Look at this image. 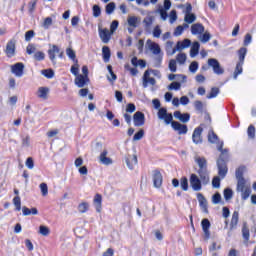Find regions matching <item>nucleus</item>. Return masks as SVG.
<instances>
[{"instance_id": "obj_10", "label": "nucleus", "mask_w": 256, "mask_h": 256, "mask_svg": "<svg viewBox=\"0 0 256 256\" xmlns=\"http://www.w3.org/2000/svg\"><path fill=\"white\" fill-rule=\"evenodd\" d=\"M201 183L203 182L201 181V179H199V176H197L196 174H191L190 186L192 187L193 191H201V189L203 188Z\"/></svg>"}, {"instance_id": "obj_17", "label": "nucleus", "mask_w": 256, "mask_h": 256, "mask_svg": "<svg viewBox=\"0 0 256 256\" xmlns=\"http://www.w3.org/2000/svg\"><path fill=\"white\" fill-rule=\"evenodd\" d=\"M127 23L130 28H128L129 33H133V29H137L139 23H141V19L136 16H129L127 18Z\"/></svg>"}, {"instance_id": "obj_19", "label": "nucleus", "mask_w": 256, "mask_h": 256, "mask_svg": "<svg viewBox=\"0 0 256 256\" xmlns=\"http://www.w3.org/2000/svg\"><path fill=\"white\" fill-rule=\"evenodd\" d=\"M74 83L80 89H83L85 85H89V77L84 76L83 74H79L78 76H76Z\"/></svg>"}, {"instance_id": "obj_27", "label": "nucleus", "mask_w": 256, "mask_h": 256, "mask_svg": "<svg viewBox=\"0 0 256 256\" xmlns=\"http://www.w3.org/2000/svg\"><path fill=\"white\" fill-rule=\"evenodd\" d=\"M107 154V150L102 151V153L99 156L100 163H102V165H113V160L107 157Z\"/></svg>"}, {"instance_id": "obj_14", "label": "nucleus", "mask_w": 256, "mask_h": 256, "mask_svg": "<svg viewBox=\"0 0 256 256\" xmlns=\"http://www.w3.org/2000/svg\"><path fill=\"white\" fill-rule=\"evenodd\" d=\"M135 127H143L145 125V114L141 111H137L133 116Z\"/></svg>"}, {"instance_id": "obj_41", "label": "nucleus", "mask_w": 256, "mask_h": 256, "mask_svg": "<svg viewBox=\"0 0 256 256\" xmlns=\"http://www.w3.org/2000/svg\"><path fill=\"white\" fill-rule=\"evenodd\" d=\"M180 187L183 191H188V189H189V180L187 179V177L181 178Z\"/></svg>"}, {"instance_id": "obj_54", "label": "nucleus", "mask_w": 256, "mask_h": 256, "mask_svg": "<svg viewBox=\"0 0 256 256\" xmlns=\"http://www.w3.org/2000/svg\"><path fill=\"white\" fill-rule=\"evenodd\" d=\"M14 206L16 207V211H21V197L16 196L13 199Z\"/></svg>"}, {"instance_id": "obj_56", "label": "nucleus", "mask_w": 256, "mask_h": 256, "mask_svg": "<svg viewBox=\"0 0 256 256\" xmlns=\"http://www.w3.org/2000/svg\"><path fill=\"white\" fill-rule=\"evenodd\" d=\"M212 203L214 205H219V203H221V194L219 192L212 196Z\"/></svg>"}, {"instance_id": "obj_59", "label": "nucleus", "mask_w": 256, "mask_h": 256, "mask_svg": "<svg viewBox=\"0 0 256 256\" xmlns=\"http://www.w3.org/2000/svg\"><path fill=\"white\" fill-rule=\"evenodd\" d=\"M101 16V7L99 5L93 6V17H100Z\"/></svg>"}, {"instance_id": "obj_5", "label": "nucleus", "mask_w": 256, "mask_h": 256, "mask_svg": "<svg viewBox=\"0 0 256 256\" xmlns=\"http://www.w3.org/2000/svg\"><path fill=\"white\" fill-rule=\"evenodd\" d=\"M158 119L169 125V123H173V114L168 113L167 108H160L158 110Z\"/></svg>"}, {"instance_id": "obj_18", "label": "nucleus", "mask_w": 256, "mask_h": 256, "mask_svg": "<svg viewBox=\"0 0 256 256\" xmlns=\"http://www.w3.org/2000/svg\"><path fill=\"white\" fill-rule=\"evenodd\" d=\"M51 89L49 87L41 86L38 88L36 92V96L38 99H43L44 101H47L49 99V92Z\"/></svg>"}, {"instance_id": "obj_21", "label": "nucleus", "mask_w": 256, "mask_h": 256, "mask_svg": "<svg viewBox=\"0 0 256 256\" xmlns=\"http://www.w3.org/2000/svg\"><path fill=\"white\" fill-rule=\"evenodd\" d=\"M203 133V128L198 127L194 130L192 135V140L195 145H199V143H203V138L201 137V134Z\"/></svg>"}, {"instance_id": "obj_15", "label": "nucleus", "mask_w": 256, "mask_h": 256, "mask_svg": "<svg viewBox=\"0 0 256 256\" xmlns=\"http://www.w3.org/2000/svg\"><path fill=\"white\" fill-rule=\"evenodd\" d=\"M217 166L218 175H220L221 179H225V176L227 175V163H225V160H223V158H220L217 161Z\"/></svg>"}, {"instance_id": "obj_1", "label": "nucleus", "mask_w": 256, "mask_h": 256, "mask_svg": "<svg viewBox=\"0 0 256 256\" xmlns=\"http://www.w3.org/2000/svg\"><path fill=\"white\" fill-rule=\"evenodd\" d=\"M237 193H240L243 201L249 199L251 195V183L247 180H240L239 182H237Z\"/></svg>"}, {"instance_id": "obj_48", "label": "nucleus", "mask_w": 256, "mask_h": 256, "mask_svg": "<svg viewBox=\"0 0 256 256\" xmlns=\"http://www.w3.org/2000/svg\"><path fill=\"white\" fill-rule=\"evenodd\" d=\"M71 74L75 77L79 76V62H74V65L71 66Z\"/></svg>"}, {"instance_id": "obj_36", "label": "nucleus", "mask_w": 256, "mask_h": 256, "mask_svg": "<svg viewBox=\"0 0 256 256\" xmlns=\"http://www.w3.org/2000/svg\"><path fill=\"white\" fill-rule=\"evenodd\" d=\"M199 42H194L190 49V57H197L199 55Z\"/></svg>"}, {"instance_id": "obj_42", "label": "nucleus", "mask_w": 256, "mask_h": 256, "mask_svg": "<svg viewBox=\"0 0 256 256\" xmlns=\"http://www.w3.org/2000/svg\"><path fill=\"white\" fill-rule=\"evenodd\" d=\"M78 211L79 213H87L89 211V204L87 202H81L78 205Z\"/></svg>"}, {"instance_id": "obj_25", "label": "nucleus", "mask_w": 256, "mask_h": 256, "mask_svg": "<svg viewBox=\"0 0 256 256\" xmlns=\"http://www.w3.org/2000/svg\"><path fill=\"white\" fill-rule=\"evenodd\" d=\"M195 163H197L199 170L198 171H205L207 170V160L205 159V157H201V156H195L194 158Z\"/></svg>"}, {"instance_id": "obj_23", "label": "nucleus", "mask_w": 256, "mask_h": 256, "mask_svg": "<svg viewBox=\"0 0 256 256\" xmlns=\"http://www.w3.org/2000/svg\"><path fill=\"white\" fill-rule=\"evenodd\" d=\"M153 183H154V187H156V189H159L161 187V185H163V175L161 174V172L155 170L153 173Z\"/></svg>"}, {"instance_id": "obj_6", "label": "nucleus", "mask_w": 256, "mask_h": 256, "mask_svg": "<svg viewBox=\"0 0 256 256\" xmlns=\"http://www.w3.org/2000/svg\"><path fill=\"white\" fill-rule=\"evenodd\" d=\"M208 65L209 67H212L216 75H223V73H225V70L221 67V64L215 58L208 59Z\"/></svg>"}, {"instance_id": "obj_37", "label": "nucleus", "mask_w": 256, "mask_h": 256, "mask_svg": "<svg viewBox=\"0 0 256 256\" xmlns=\"http://www.w3.org/2000/svg\"><path fill=\"white\" fill-rule=\"evenodd\" d=\"M41 74L44 75L46 79H53V77H55V72L53 71V69L42 70Z\"/></svg>"}, {"instance_id": "obj_32", "label": "nucleus", "mask_w": 256, "mask_h": 256, "mask_svg": "<svg viewBox=\"0 0 256 256\" xmlns=\"http://www.w3.org/2000/svg\"><path fill=\"white\" fill-rule=\"evenodd\" d=\"M102 55L105 63H109V59H111V49L108 46H103Z\"/></svg>"}, {"instance_id": "obj_39", "label": "nucleus", "mask_w": 256, "mask_h": 256, "mask_svg": "<svg viewBox=\"0 0 256 256\" xmlns=\"http://www.w3.org/2000/svg\"><path fill=\"white\" fill-rule=\"evenodd\" d=\"M243 73V62H238L234 71V79H237L238 75Z\"/></svg>"}, {"instance_id": "obj_43", "label": "nucleus", "mask_w": 256, "mask_h": 256, "mask_svg": "<svg viewBox=\"0 0 256 256\" xmlns=\"http://www.w3.org/2000/svg\"><path fill=\"white\" fill-rule=\"evenodd\" d=\"M238 55H239V62L243 63L245 61V56L247 55V48H240L238 51Z\"/></svg>"}, {"instance_id": "obj_33", "label": "nucleus", "mask_w": 256, "mask_h": 256, "mask_svg": "<svg viewBox=\"0 0 256 256\" xmlns=\"http://www.w3.org/2000/svg\"><path fill=\"white\" fill-rule=\"evenodd\" d=\"M66 55L73 61V63H79V60H77V55L75 54V50L73 48L69 47L66 49Z\"/></svg>"}, {"instance_id": "obj_58", "label": "nucleus", "mask_w": 256, "mask_h": 256, "mask_svg": "<svg viewBox=\"0 0 256 256\" xmlns=\"http://www.w3.org/2000/svg\"><path fill=\"white\" fill-rule=\"evenodd\" d=\"M224 197H225L226 201H229V199H231L233 197V190L226 188L224 190Z\"/></svg>"}, {"instance_id": "obj_44", "label": "nucleus", "mask_w": 256, "mask_h": 256, "mask_svg": "<svg viewBox=\"0 0 256 256\" xmlns=\"http://www.w3.org/2000/svg\"><path fill=\"white\" fill-rule=\"evenodd\" d=\"M199 40L202 43H209V41L211 40V34L209 32H205L204 34H200L199 36Z\"/></svg>"}, {"instance_id": "obj_35", "label": "nucleus", "mask_w": 256, "mask_h": 256, "mask_svg": "<svg viewBox=\"0 0 256 256\" xmlns=\"http://www.w3.org/2000/svg\"><path fill=\"white\" fill-rule=\"evenodd\" d=\"M22 213L25 217H27L29 215H37L39 213V211L37 210V208L29 209V208H27V206H24L22 208Z\"/></svg>"}, {"instance_id": "obj_31", "label": "nucleus", "mask_w": 256, "mask_h": 256, "mask_svg": "<svg viewBox=\"0 0 256 256\" xmlns=\"http://www.w3.org/2000/svg\"><path fill=\"white\" fill-rule=\"evenodd\" d=\"M103 198L101 194H96L94 197V207L96 208L97 213H101V202Z\"/></svg>"}, {"instance_id": "obj_38", "label": "nucleus", "mask_w": 256, "mask_h": 256, "mask_svg": "<svg viewBox=\"0 0 256 256\" xmlns=\"http://www.w3.org/2000/svg\"><path fill=\"white\" fill-rule=\"evenodd\" d=\"M184 21L185 23L191 24V23H195V21H197V16H195V14H186L184 16Z\"/></svg>"}, {"instance_id": "obj_51", "label": "nucleus", "mask_w": 256, "mask_h": 256, "mask_svg": "<svg viewBox=\"0 0 256 256\" xmlns=\"http://www.w3.org/2000/svg\"><path fill=\"white\" fill-rule=\"evenodd\" d=\"M169 91H179V89H181V83L179 82H172L169 86H168Z\"/></svg>"}, {"instance_id": "obj_12", "label": "nucleus", "mask_w": 256, "mask_h": 256, "mask_svg": "<svg viewBox=\"0 0 256 256\" xmlns=\"http://www.w3.org/2000/svg\"><path fill=\"white\" fill-rule=\"evenodd\" d=\"M125 163L128 167V169H130V171H133V169H135V165H137V155L135 154H127L124 157Z\"/></svg>"}, {"instance_id": "obj_4", "label": "nucleus", "mask_w": 256, "mask_h": 256, "mask_svg": "<svg viewBox=\"0 0 256 256\" xmlns=\"http://www.w3.org/2000/svg\"><path fill=\"white\" fill-rule=\"evenodd\" d=\"M208 141L209 143H217L218 151L221 152V155H225L227 153V149H223V142H219V137L213 130H210L208 133Z\"/></svg>"}, {"instance_id": "obj_53", "label": "nucleus", "mask_w": 256, "mask_h": 256, "mask_svg": "<svg viewBox=\"0 0 256 256\" xmlns=\"http://www.w3.org/2000/svg\"><path fill=\"white\" fill-rule=\"evenodd\" d=\"M212 186L214 189H219L221 187V178L219 176H215L212 180Z\"/></svg>"}, {"instance_id": "obj_24", "label": "nucleus", "mask_w": 256, "mask_h": 256, "mask_svg": "<svg viewBox=\"0 0 256 256\" xmlns=\"http://www.w3.org/2000/svg\"><path fill=\"white\" fill-rule=\"evenodd\" d=\"M192 35H202L205 33V27L201 23H195L191 26Z\"/></svg>"}, {"instance_id": "obj_28", "label": "nucleus", "mask_w": 256, "mask_h": 256, "mask_svg": "<svg viewBox=\"0 0 256 256\" xmlns=\"http://www.w3.org/2000/svg\"><path fill=\"white\" fill-rule=\"evenodd\" d=\"M198 175L200 177V181L202 182V185H207L209 183V181H210L209 171L198 170Z\"/></svg>"}, {"instance_id": "obj_49", "label": "nucleus", "mask_w": 256, "mask_h": 256, "mask_svg": "<svg viewBox=\"0 0 256 256\" xmlns=\"http://www.w3.org/2000/svg\"><path fill=\"white\" fill-rule=\"evenodd\" d=\"M52 25H53V18L47 17V18L44 19L42 27L44 29H49Z\"/></svg>"}, {"instance_id": "obj_52", "label": "nucleus", "mask_w": 256, "mask_h": 256, "mask_svg": "<svg viewBox=\"0 0 256 256\" xmlns=\"http://www.w3.org/2000/svg\"><path fill=\"white\" fill-rule=\"evenodd\" d=\"M145 135V131L143 129H140L133 137V141H141Z\"/></svg>"}, {"instance_id": "obj_47", "label": "nucleus", "mask_w": 256, "mask_h": 256, "mask_svg": "<svg viewBox=\"0 0 256 256\" xmlns=\"http://www.w3.org/2000/svg\"><path fill=\"white\" fill-rule=\"evenodd\" d=\"M40 190L43 195V197H47L49 194V187L47 186V183L43 182L40 184Z\"/></svg>"}, {"instance_id": "obj_3", "label": "nucleus", "mask_w": 256, "mask_h": 256, "mask_svg": "<svg viewBox=\"0 0 256 256\" xmlns=\"http://www.w3.org/2000/svg\"><path fill=\"white\" fill-rule=\"evenodd\" d=\"M146 46L149 50L152 51L153 55H156V61L160 63L162 56H161V47L159 44L152 42L150 39L146 41Z\"/></svg>"}, {"instance_id": "obj_34", "label": "nucleus", "mask_w": 256, "mask_h": 256, "mask_svg": "<svg viewBox=\"0 0 256 256\" xmlns=\"http://www.w3.org/2000/svg\"><path fill=\"white\" fill-rule=\"evenodd\" d=\"M38 233L42 235V237H49V235H51V229L45 225H40Z\"/></svg>"}, {"instance_id": "obj_16", "label": "nucleus", "mask_w": 256, "mask_h": 256, "mask_svg": "<svg viewBox=\"0 0 256 256\" xmlns=\"http://www.w3.org/2000/svg\"><path fill=\"white\" fill-rule=\"evenodd\" d=\"M155 83H157V81L155 78L151 77V71L146 70L143 75V87L147 88L148 85H155Z\"/></svg>"}, {"instance_id": "obj_29", "label": "nucleus", "mask_w": 256, "mask_h": 256, "mask_svg": "<svg viewBox=\"0 0 256 256\" xmlns=\"http://www.w3.org/2000/svg\"><path fill=\"white\" fill-rule=\"evenodd\" d=\"M245 171H247V168L245 166H240L237 170H236V179H237V183H239V181H247L244 177H243V173H245Z\"/></svg>"}, {"instance_id": "obj_45", "label": "nucleus", "mask_w": 256, "mask_h": 256, "mask_svg": "<svg viewBox=\"0 0 256 256\" xmlns=\"http://www.w3.org/2000/svg\"><path fill=\"white\" fill-rule=\"evenodd\" d=\"M176 60L180 65H184L185 61H187V54L179 53L176 57Z\"/></svg>"}, {"instance_id": "obj_26", "label": "nucleus", "mask_w": 256, "mask_h": 256, "mask_svg": "<svg viewBox=\"0 0 256 256\" xmlns=\"http://www.w3.org/2000/svg\"><path fill=\"white\" fill-rule=\"evenodd\" d=\"M174 117L175 119H179L182 123H189V119H191L189 113L182 114L181 111H175Z\"/></svg>"}, {"instance_id": "obj_55", "label": "nucleus", "mask_w": 256, "mask_h": 256, "mask_svg": "<svg viewBox=\"0 0 256 256\" xmlns=\"http://www.w3.org/2000/svg\"><path fill=\"white\" fill-rule=\"evenodd\" d=\"M115 2H110L107 6H106V13L108 15H111L113 13V11H115Z\"/></svg>"}, {"instance_id": "obj_22", "label": "nucleus", "mask_w": 256, "mask_h": 256, "mask_svg": "<svg viewBox=\"0 0 256 256\" xmlns=\"http://www.w3.org/2000/svg\"><path fill=\"white\" fill-rule=\"evenodd\" d=\"M197 199L200 205V209L203 211V213H209L208 205H207V199L203 194L198 193L197 194Z\"/></svg>"}, {"instance_id": "obj_7", "label": "nucleus", "mask_w": 256, "mask_h": 256, "mask_svg": "<svg viewBox=\"0 0 256 256\" xmlns=\"http://www.w3.org/2000/svg\"><path fill=\"white\" fill-rule=\"evenodd\" d=\"M16 47H17V40L13 38L6 44L5 53L7 57L9 58L15 57Z\"/></svg>"}, {"instance_id": "obj_30", "label": "nucleus", "mask_w": 256, "mask_h": 256, "mask_svg": "<svg viewBox=\"0 0 256 256\" xmlns=\"http://www.w3.org/2000/svg\"><path fill=\"white\" fill-rule=\"evenodd\" d=\"M131 63L134 67H141V69H145V67H147V62H145V60H139L137 57H133Z\"/></svg>"}, {"instance_id": "obj_20", "label": "nucleus", "mask_w": 256, "mask_h": 256, "mask_svg": "<svg viewBox=\"0 0 256 256\" xmlns=\"http://www.w3.org/2000/svg\"><path fill=\"white\" fill-rule=\"evenodd\" d=\"M171 126L174 131H178L179 135H185L188 131L187 125L181 124L179 122L172 121Z\"/></svg>"}, {"instance_id": "obj_61", "label": "nucleus", "mask_w": 256, "mask_h": 256, "mask_svg": "<svg viewBox=\"0 0 256 256\" xmlns=\"http://www.w3.org/2000/svg\"><path fill=\"white\" fill-rule=\"evenodd\" d=\"M175 48H173V41H167L166 42V51L169 55H171V53H173V50Z\"/></svg>"}, {"instance_id": "obj_57", "label": "nucleus", "mask_w": 256, "mask_h": 256, "mask_svg": "<svg viewBox=\"0 0 256 256\" xmlns=\"http://www.w3.org/2000/svg\"><path fill=\"white\" fill-rule=\"evenodd\" d=\"M197 69H199V63L197 61H193L189 66V71L191 73H197Z\"/></svg>"}, {"instance_id": "obj_9", "label": "nucleus", "mask_w": 256, "mask_h": 256, "mask_svg": "<svg viewBox=\"0 0 256 256\" xmlns=\"http://www.w3.org/2000/svg\"><path fill=\"white\" fill-rule=\"evenodd\" d=\"M11 73L15 75V77H23V71H25V64L18 62L14 65L10 66Z\"/></svg>"}, {"instance_id": "obj_62", "label": "nucleus", "mask_w": 256, "mask_h": 256, "mask_svg": "<svg viewBox=\"0 0 256 256\" xmlns=\"http://www.w3.org/2000/svg\"><path fill=\"white\" fill-rule=\"evenodd\" d=\"M34 59H36V61H43V59H45V53L39 51V52H36L34 54Z\"/></svg>"}, {"instance_id": "obj_8", "label": "nucleus", "mask_w": 256, "mask_h": 256, "mask_svg": "<svg viewBox=\"0 0 256 256\" xmlns=\"http://www.w3.org/2000/svg\"><path fill=\"white\" fill-rule=\"evenodd\" d=\"M201 225L204 233V240L209 241V239H211V231H209V229H211V222H209V219L205 218L202 220Z\"/></svg>"}, {"instance_id": "obj_2", "label": "nucleus", "mask_w": 256, "mask_h": 256, "mask_svg": "<svg viewBox=\"0 0 256 256\" xmlns=\"http://www.w3.org/2000/svg\"><path fill=\"white\" fill-rule=\"evenodd\" d=\"M56 55H58L60 59H63L64 52L59 49V46L52 45L48 50V56L53 65H57Z\"/></svg>"}, {"instance_id": "obj_50", "label": "nucleus", "mask_w": 256, "mask_h": 256, "mask_svg": "<svg viewBox=\"0 0 256 256\" xmlns=\"http://www.w3.org/2000/svg\"><path fill=\"white\" fill-rule=\"evenodd\" d=\"M37 7V0H31L28 3V10L30 14H33L35 11V8Z\"/></svg>"}, {"instance_id": "obj_63", "label": "nucleus", "mask_w": 256, "mask_h": 256, "mask_svg": "<svg viewBox=\"0 0 256 256\" xmlns=\"http://www.w3.org/2000/svg\"><path fill=\"white\" fill-rule=\"evenodd\" d=\"M161 27L159 26H156L154 29H153V37H156V39H159V37H161Z\"/></svg>"}, {"instance_id": "obj_46", "label": "nucleus", "mask_w": 256, "mask_h": 256, "mask_svg": "<svg viewBox=\"0 0 256 256\" xmlns=\"http://www.w3.org/2000/svg\"><path fill=\"white\" fill-rule=\"evenodd\" d=\"M219 95V88L213 87L210 93L207 95V99H215Z\"/></svg>"}, {"instance_id": "obj_60", "label": "nucleus", "mask_w": 256, "mask_h": 256, "mask_svg": "<svg viewBox=\"0 0 256 256\" xmlns=\"http://www.w3.org/2000/svg\"><path fill=\"white\" fill-rule=\"evenodd\" d=\"M247 133L250 139H255V126H249Z\"/></svg>"}, {"instance_id": "obj_11", "label": "nucleus", "mask_w": 256, "mask_h": 256, "mask_svg": "<svg viewBox=\"0 0 256 256\" xmlns=\"http://www.w3.org/2000/svg\"><path fill=\"white\" fill-rule=\"evenodd\" d=\"M98 33H99V37L102 41V43H109V41H111V35H113L109 29L107 28H101V26H99L98 28Z\"/></svg>"}, {"instance_id": "obj_64", "label": "nucleus", "mask_w": 256, "mask_h": 256, "mask_svg": "<svg viewBox=\"0 0 256 256\" xmlns=\"http://www.w3.org/2000/svg\"><path fill=\"white\" fill-rule=\"evenodd\" d=\"M25 165L28 169H33V167H35V162H33V158L28 157L27 160H26Z\"/></svg>"}, {"instance_id": "obj_13", "label": "nucleus", "mask_w": 256, "mask_h": 256, "mask_svg": "<svg viewBox=\"0 0 256 256\" xmlns=\"http://www.w3.org/2000/svg\"><path fill=\"white\" fill-rule=\"evenodd\" d=\"M191 45V40L189 39H184L183 41H178L176 47L172 50L170 55H175L177 51H183V49H187V47H190Z\"/></svg>"}, {"instance_id": "obj_40", "label": "nucleus", "mask_w": 256, "mask_h": 256, "mask_svg": "<svg viewBox=\"0 0 256 256\" xmlns=\"http://www.w3.org/2000/svg\"><path fill=\"white\" fill-rule=\"evenodd\" d=\"M237 223H239V212L235 211L232 214V219H231V229H233L234 227H236Z\"/></svg>"}]
</instances>
